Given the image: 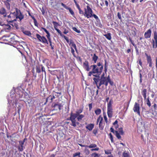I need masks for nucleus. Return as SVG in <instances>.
Masks as SVG:
<instances>
[{
    "instance_id": "obj_1",
    "label": "nucleus",
    "mask_w": 157,
    "mask_h": 157,
    "mask_svg": "<svg viewBox=\"0 0 157 157\" xmlns=\"http://www.w3.org/2000/svg\"><path fill=\"white\" fill-rule=\"evenodd\" d=\"M90 67H92V71L89 72L88 76H91L93 74H96V75H93L96 78H99V76L101 75L103 70V66L102 63L99 62L97 65H91Z\"/></svg>"
},
{
    "instance_id": "obj_2",
    "label": "nucleus",
    "mask_w": 157,
    "mask_h": 157,
    "mask_svg": "<svg viewBox=\"0 0 157 157\" xmlns=\"http://www.w3.org/2000/svg\"><path fill=\"white\" fill-rule=\"evenodd\" d=\"M112 103V99H111L107 104V113L108 117L109 118H111L113 117V115Z\"/></svg>"
},
{
    "instance_id": "obj_3",
    "label": "nucleus",
    "mask_w": 157,
    "mask_h": 157,
    "mask_svg": "<svg viewBox=\"0 0 157 157\" xmlns=\"http://www.w3.org/2000/svg\"><path fill=\"white\" fill-rule=\"evenodd\" d=\"M87 9L85 8V12L84 16L86 17L87 18L92 17V14L93 12L92 9L89 6H86Z\"/></svg>"
},
{
    "instance_id": "obj_4",
    "label": "nucleus",
    "mask_w": 157,
    "mask_h": 157,
    "mask_svg": "<svg viewBox=\"0 0 157 157\" xmlns=\"http://www.w3.org/2000/svg\"><path fill=\"white\" fill-rule=\"evenodd\" d=\"M15 10L16 11L13 13L12 14L15 16L16 19H18L21 21L24 18V15L22 14L20 10L17 8H16Z\"/></svg>"
},
{
    "instance_id": "obj_5",
    "label": "nucleus",
    "mask_w": 157,
    "mask_h": 157,
    "mask_svg": "<svg viewBox=\"0 0 157 157\" xmlns=\"http://www.w3.org/2000/svg\"><path fill=\"white\" fill-rule=\"evenodd\" d=\"M99 122V127L101 130L103 129L105 125L104 122H103V120L102 117L101 115H100L97 119V124H98Z\"/></svg>"
},
{
    "instance_id": "obj_6",
    "label": "nucleus",
    "mask_w": 157,
    "mask_h": 157,
    "mask_svg": "<svg viewBox=\"0 0 157 157\" xmlns=\"http://www.w3.org/2000/svg\"><path fill=\"white\" fill-rule=\"evenodd\" d=\"M36 36L39 42L44 44H48V41L45 36H41L38 34H36Z\"/></svg>"
},
{
    "instance_id": "obj_7",
    "label": "nucleus",
    "mask_w": 157,
    "mask_h": 157,
    "mask_svg": "<svg viewBox=\"0 0 157 157\" xmlns=\"http://www.w3.org/2000/svg\"><path fill=\"white\" fill-rule=\"evenodd\" d=\"M36 36L39 42L44 44H48V41L45 36H41L38 34H36Z\"/></svg>"
},
{
    "instance_id": "obj_8",
    "label": "nucleus",
    "mask_w": 157,
    "mask_h": 157,
    "mask_svg": "<svg viewBox=\"0 0 157 157\" xmlns=\"http://www.w3.org/2000/svg\"><path fill=\"white\" fill-rule=\"evenodd\" d=\"M36 73H40L41 70L42 72L44 73L45 75H46V72L45 69L44 67L42 65L40 64L39 63H38L36 66Z\"/></svg>"
},
{
    "instance_id": "obj_9",
    "label": "nucleus",
    "mask_w": 157,
    "mask_h": 157,
    "mask_svg": "<svg viewBox=\"0 0 157 157\" xmlns=\"http://www.w3.org/2000/svg\"><path fill=\"white\" fill-rule=\"evenodd\" d=\"M27 140V139L26 138H25L23 140H22L19 141V145L18 146L17 148L18 150L20 152H22L24 150V149L25 148L23 145L24 143L26 140Z\"/></svg>"
},
{
    "instance_id": "obj_10",
    "label": "nucleus",
    "mask_w": 157,
    "mask_h": 157,
    "mask_svg": "<svg viewBox=\"0 0 157 157\" xmlns=\"http://www.w3.org/2000/svg\"><path fill=\"white\" fill-rule=\"evenodd\" d=\"M151 43L153 48L157 47V33L156 31L154 32V39L152 40Z\"/></svg>"
},
{
    "instance_id": "obj_11",
    "label": "nucleus",
    "mask_w": 157,
    "mask_h": 157,
    "mask_svg": "<svg viewBox=\"0 0 157 157\" xmlns=\"http://www.w3.org/2000/svg\"><path fill=\"white\" fill-rule=\"evenodd\" d=\"M133 110L134 112L136 113L139 115H140V104L136 102L135 103Z\"/></svg>"
},
{
    "instance_id": "obj_12",
    "label": "nucleus",
    "mask_w": 157,
    "mask_h": 157,
    "mask_svg": "<svg viewBox=\"0 0 157 157\" xmlns=\"http://www.w3.org/2000/svg\"><path fill=\"white\" fill-rule=\"evenodd\" d=\"M70 45H71V52L73 56L74 57H76V56L75 55V51L74 49L72 48V47L74 48L75 51L77 52V48L76 46V44H75L74 42L72 40H71L70 41V43L69 44Z\"/></svg>"
},
{
    "instance_id": "obj_13",
    "label": "nucleus",
    "mask_w": 157,
    "mask_h": 157,
    "mask_svg": "<svg viewBox=\"0 0 157 157\" xmlns=\"http://www.w3.org/2000/svg\"><path fill=\"white\" fill-rule=\"evenodd\" d=\"M98 78L99 80V83L101 85H104L106 87L107 86V81L108 80V76L106 78Z\"/></svg>"
},
{
    "instance_id": "obj_14",
    "label": "nucleus",
    "mask_w": 157,
    "mask_h": 157,
    "mask_svg": "<svg viewBox=\"0 0 157 157\" xmlns=\"http://www.w3.org/2000/svg\"><path fill=\"white\" fill-rule=\"evenodd\" d=\"M76 117L73 116L71 115H70V117L69 118L67 119V120H69L71 121V126H73L74 127H75L76 126V121L75 119Z\"/></svg>"
},
{
    "instance_id": "obj_15",
    "label": "nucleus",
    "mask_w": 157,
    "mask_h": 157,
    "mask_svg": "<svg viewBox=\"0 0 157 157\" xmlns=\"http://www.w3.org/2000/svg\"><path fill=\"white\" fill-rule=\"evenodd\" d=\"M145 55L147 58V63L149 64V67H152V59L150 55H148V54L145 53Z\"/></svg>"
},
{
    "instance_id": "obj_16",
    "label": "nucleus",
    "mask_w": 157,
    "mask_h": 157,
    "mask_svg": "<svg viewBox=\"0 0 157 157\" xmlns=\"http://www.w3.org/2000/svg\"><path fill=\"white\" fill-rule=\"evenodd\" d=\"M52 23L54 25L55 29L57 31L58 33H59L61 36H63V34H62L61 31L57 29L58 26L59 25L58 23L55 21H53Z\"/></svg>"
},
{
    "instance_id": "obj_17",
    "label": "nucleus",
    "mask_w": 157,
    "mask_h": 157,
    "mask_svg": "<svg viewBox=\"0 0 157 157\" xmlns=\"http://www.w3.org/2000/svg\"><path fill=\"white\" fill-rule=\"evenodd\" d=\"M61 5L63 6L67 10H68L69 11V12L71 14L73 17L75 16V14L74 12L69 7H68L66 6V5L63 3L62 2L61 3Z\"/></svg>"
},
{
    "instance_id": "obj_18",
    "label": "nucleus",
    "mask_w": 157,
    "mask_h": 157,
    "mask_svg": "<svg viewBox=\"0 0 157 157\" xmlns=\"http://www.w3.org/2000/svg\"><path fill=\"white\" fill-rule=\"evenodd\" d=\"M83 110V109H77V111H76L75 113H73L72 112H71V113L70 115L74 116L75 117H77L78 115L80 114L82 112Z\"/></svg>"
},
{
    "instance_id": "obj_19",
    "label": "nucleus",
    "mask_w": 157,
    "mask_h": 157,
    "mask_svg": "<svg viewBox=\"0 0 157 157\" xmlns=\"http://www.w3.org/2000/svg\"><path fill=\"white\" fill-rule=\"evenodd\" d=\"M89 62L87 60H85L83 63V67L86 71H90V68L89 67Z\"/></svg>"
},
{
    "instance_id": "obj_20",
    "label": "nucleus",
    "mask_w": 157,
    "mask_h": 157,
    "mask_svg": "<svg viewBox=\"0 0 157 157\" xmlns=\"http://www.w3.org/2000/svg\"><path fill=\"white\" fill-rule=\"evenodd\" d=\"M54 93H55V91H53L52 93V95H50L48 97L46 98V101L47 102L48 100H49L50 102H52L53 100L55 98V97L54 96Z\"/></svg>"
},
{
    "instance_id": "obj_21",
    "label": "nucleus",
    "mask_w": 157,
    "mask_h": 157,
    "mask_svg": "<svg viewBox=\"0 0 157 157\" xmlns=\"http://www.w3.org/2000/svg\"><path fill=\"white\" fill-rule=\"evenodd\" d=\"M151 30L149 29L147 30L144 34V36L146 39L150 38L151 35Z\"/></svg>"
},
{
    "instance_id": "obj_22",
    "label": "nucleus",
    "mask_w": 157,
    "mask_h": 157,
    "mask_svg": "<svg viewBox=\"0 0 157 157\" xmlns=\"http://www.w3.org/2000/svg\"><path fill=\"white\" fill-rule=\"evenodd\" d=\"M94 82V83H95L96 84V86L98 89V90L100 89V87L101 85L99 83H98L99 82V80L98 78H93Z\"/></svg>"
},
{
    "instance_id": "obj_23",
    "label": "nucleus",
    "mask_w": 157,
    "mask_h": 157,
    "mask_svg": "<svg viewBox=\"0 0 157 157\" xmlns=\"http://www.w3.org/2000/svg\"><path fill=\"white\" fill-rule=\"evenodd\" d=\"M0 14L3 15L4 17L6 16L7 13L5 8L2 7L0 9Z\"/></svg>"
},
{
    "instance_id": "obj_24",
    "label": "nucleus",
    "mask_w": 157,
    "mask_h": 157,
    "mask_svg": "<svg viewBox=\"0 0 157 157\" xmlns=\"http://www.w3.org/2000/svg\"><path fill=\"white\" fill-rule=\"evenodd\" d=\"M53 107L54 108L56 109L57 110L59 109L60 110L61 109V107H62L61 104H57L56 103H53L52 105Z\"/></svg>"
},
{
    "instance_id": "obj_25",
    "label": "nucleus",
    "mask_w": 157,
    "mask_h": 157,
    "mask_svg": "<svg viewBox=\"0 0 157 157\" xmlns=\"http://www.w3.org/2000/svg\"><path fill=\"white\" fill-rule=\"evenodd\" d=\"M147 90L146 89H144L142 90L141 94L143 96L144 100L146 99L147 98Z\"/></svg>"
},
{
    "instance_id": "obj_26",
    "label": "nucleus",
    "mask_w": 157,
    "mask_h": 157,
    "mask_svg": "<svg viewBox=\"0 0 157 157\" xmlns=\"http://www.w3.org/2000/svg\"><path fill=\"white\" fill-rule=\"evenodd\" d=\"M94 124H90L86 126V128L90 131H91L94 128Z\"/></svg>"
},
{
    "instance_id": "obj_27",
    "label": "nucleus",
    "mask_w": 157,
    "mask_h": 157,
    "mask_svg": "<svg viewBox=\"0 0 157 157\" xmlns=\"http://www.w3.org/2000/svg\"><path fill=\"white\" fill-rule=\"evenodd\" d=\"M105 64H104V72L105 73H106L107 70H108V63L106 59H105Z\"/></svg>"
},
{
    "instance_id": "obj_28",
    "label": "nucleus",
    "mask_w": 157,
    "mask_h": 157,
    "mask_svg": "<svg viewBox=\"0 0 157 157\" xmlns=\"http://www.w3.org/2000/svg\"><path fill=\"white\" fill-rule=\"evenodd\" d=\"M104 36L109 40H110L111 39V34L110 33L104 34Z\"/></svg>"
},
{
    "instance_id": "obj_29",
    "label": "nucleus",
    "mask_w": 157,
    "mask_h": 157,
    "mask_svg": "<svg viewBox=\"0 0 157 157\" xmlns=\"http://www.w3.org/2000/svg\"><path fill=\"white\" fill-rule=\"evenodd\" d=\"M145 101H146L147 105L149 107H150L151 105L149 97H148L147 98H146V99Z\"/></svg>"
},
{
    "instance_id": "obj_30",
    "label": "nucleus",
    "mask_w": 157,
    "mask_h": 157,
    "mask_svg": "<svg viewBox=\"0 0 157 157\" xmlns=\"http://www.w3.org/2000/svg\"><path fill=\"white\" fill-rule=\"evenodd\" d=\"M84 117V116L83 114H79L77 116L76 118H77V120L78 121H81Z\"/></svg>"
},
{
    "instance_id": "obj_31",
    "label": "nucleus",
    "mask_w": 157,
    "mask_h": 157,
    "mask_svg": "<svg viewBox=\"0 0 157 157\" xmlns=\"http://www.w3.org/2000/svg\"><path fill=\"white\" fill-rule=\"evenodd\" d=\"M98 59V57L95 54H94L92 57V60L94 63H96L97 59Z\"/></svg>"
},
{
    "instance_id": "obj_32",
    "label": "nucleus",
    "mask_w": 157,
    "mask_h": 157,
    "mask_svg": "<svg viewBox=\"0 0 157 157\" xmlns=\"http://www.w3.org/2000/svg\"><path fill=\"white\" fill-rule=\"evenodd\" d=\"M128 40L130 41L131 42V44L133 45L135 47V48L136 49V50L137 51V52H138V49H137V47L136 45L134 44V41L132 40L131 38L130 37H129Z\"/></svg>"
},
{
    "instance_id": "obj_33",
    "label": "nucleus",
    "mask_w": 157,
    "mask_h": 157,
    "mask_svg": "<svg viewBox=\"0 0 157 157\" xmlns=\"http://www.w3.org/2000/svg\"><path fill=\"white\" fill-rule=\"evenodd\" d=\"M101 110L99 108H98L94 111L95 113L97 115H99L101 113Z\"/></svg>"
},
{
    "instance_id": "obj_34",
    "label": "nucleus",
    "mask_w": 157,
    "mask_h": 157,
    "mask_svg": "<svg viewBox=\"0 0 157 157\" xmlns=\"http://www.w3.org/2000/svg\"><path fill=\"white\" fill-rule=\"evenodd\" d=\"M109 83L111 86H113V82L111 81L109 75L108 76V80L107 81V86L108 85V83Z\"/></svg>"
},
{
    "instance_id": "obj_35",
    "label": "nucleus",
    "mask_w": 157,
    "mask_h": 157,
    "mask_svg": "<svg viewBox=\"0 0 157 157\" xmlns=\"http://www.w3.org/2000/svg\"><path fill=\"white\" fill-rule=\"evenodd\" d=\"M97 146V145L95 144H91L90 145L87 146V147L89 148H95Z\"/></svg>"
},
{
    "instance_id": "obj_36",
    "label": "nucleus",
    "mask_w": 157,
    "mask_h": 157,
    "mask_svg": "<svg viewBox=\"0 0 157 157\" xmlns=\"http://www.w3.org/2000/svg\"><path fill=\"white\" fill-rule=\"evenodd\" d=\"M91 155L92 156H93L94 157H102L100 154H98L95 152L93 153Z\"/></svg>"
},
{
    "instance_id": "obj_37",
    "label": "nucleus",
    "mask_w": 157,
    "mask_h": 157,
    "mask_svg": "<svg viewBox=\"0 0 157 157\" xmlns=\"http://www.w3.org/2000/svg\"><path fill=\"white\" fill-rule=\"evenodd\" d=\"M61 94V92H55V93H54V96L55 98L59 97Z\"/></svg>"
},
{
    "instance_id": "obj_38",
    "label": "nucleus",
    "mask_w": 157,
    "mask_h": 157,
    "mask_svg": "<svg viewBox=\"0 0 157 157\" xmlns=\"http://www.w3.org/2000/svg\"><path fill=\"white\" fill-rule=\"evenodd\" d=\"M103 115L104 120L106 123L107 124L108 122V121L105 113H103Z\"/></svg>"
},
{
    "instance_id": "obj_39",
    "label": "nucleus",
    "mask_w": 157,
    "mask_h": 157,
    "mask_svg": "<svg viewBox=\"0 0 157 157\" xmlns=\"http://www.w3.org/2000/svg\"><path fill=\"white\" fill-rule=\"evenodd\" d=\"M23 33L24 34L28 36H30L31 34V32L29 31H25L23 32Z\"/></svg>"
},
{
    "instance_id": "obj_40",
    "label": "nucleus",
    "mask_w": 157,
    "mask_h": 157,
    "mask_svg": "<svg viewBox=\"0 0 157 157\" xmlns=\"http://www.w3.org/2000/svg\"><path fill=\"white\" fill-rule=\"evenodd\" d=\"M116 136L117 138L118 139H120L121 138V136L120 133L118 132V131H115Z\"/></svg>"
},
{
    "instance_id": "obj_41",
    "label": "nucleus",
    "mask_w": 157,
    "mask_h": 157,
    "mask_svg": "<svg viewBox=\"0 0 157 157\" xmlns=\"http://www.w3.org/2000/svg\"><path fill=\"white\" fill-rule=\"evenodd\" d=\"M118 132L121 135H123L124 132L123 131V128H119L118 129Z\"/></svg>"
},
{
    "instance_id": "obj_42",
    "label": "nucleus",
    "mask_w": 157,
    "mask_h": 157,
    "mask_svg": "<svg viewBox=\"0 0 157 157\" xmlns=\"http://www.w3.org/2000/svg\"><path fill=\"white\" fill-rule=\"evenodd\" d=\"M113 125L115 126V127L116 129H117L118 127V121L117 120H116L113 123Z\"/></svg>"
},
{
    "instance_id": "obj_43",
    "label": "nucleus",
    "mask_w": 157,
    "mask_h": 157,
    "mask_svg": "<svg viewBox=\"0 0 157 157\" xmlns=\"http://www.w3.org/2000/svg\"><path fill=\"white\" fill-rule=\"evenodd\" d=\"M74 1L75 4V5L77 8L78 10L80 9V8L79 4L77 3V2L76 1V0H74Z\"/></svg>"
},
{
    "instance_id": "obj_44",
    "label": "nucleus",
    "mask_w": 157,
    "mask_h": 157,
    "mask_svg": "<svg viewBox=\"0 0 157 157\" xmlns=\"http://www.w3.org/2000/svg\"><path fill=\"white\" fill-rule=\"evenodd\" d=\"M72 29L73 30L78 33H81L80 31L79 30H78L76 27H73Z\"/></svg>"
},
{
    "instance_id": "obj_45",
    "label": "nucleus",
    "mask_w": 157,
    "mask_h": 157,
    "mask_svg": "<svg viewBox=\"0 0 157 157\" xmlns=\"http://www.w3.org/2000/svg\"><path fill=\"white\" fill-rule=\"evenodd\" d=\"M0 25H1L2 26H4V25H5V26L7 27L6 28V29H10V25H8V24H1V23L0 24Z\"/></svg>"
},
{
    "instance_id": "obj_46",
    "label": "nucleus",
    "mask_w": 157,
    "mask_h": 157,
    "mask_svg": "<svg viewBox=\"0 0 157 157\" xmlns=\"http://www.w3.org/2000/svg\"><path fill=\"white\" fill-rule=\"evenodd\" d=\"M33 20L34 21V23L35 25V26H38V24H37V21L36 20V19L35 18V17H33Z\"/></svg>"
},
{
    "instance_id": "obj_47",
    "label": "nucleus",
    "mask_w": 157,
    "mask_h": 157,
    "mask_svg": "<svg viewBox=\"0 0 157 157\" xmlns=\"http://www.w3.org/2000/svg\"><path fill=\"white\" fill-rule=\"evenodd\" d=\"M84 152L85 153L86 155H88L90 154V151L89 150L87 149L86 148L84 149Z\"/></svg>"
},
{
    "instance_id": "obj_48",
    "label": "nucleus",
    "mask_w": 157,
    "mask_h": 157,
    "mask_svg": "<svg viewBox=\"0 0 157 157\" xmlns=\"http://www.w3.org/2000/svg\"><path fill=\"white\" fill-rule=\"evenodd\" d=\"M80 154V152L75 153V154H74L73 155V157H75L76 156H78V157L79 156Z\"/></svg>"
},
{
    "instance_id": "obj_49",
    "label": "nucleus",
    "mask_w": 157,
    "mask_h": 157,
    "mask_svg": "<svg viewBox=\"0 0 157 157\" xmlns=\"http://www.w3.org/2000/svg\"><path fill=\"white\" fill-rule=\"evenodd\" d=\"M110 138L112 142H113V136L111 133H110L109 134Z\"/></svg>"
},
{
    "instance_id": "obj_50",
    "label": "nucleus",
    "mask_w": 157,
    "mask_h": 157,
    "mask_svg": "<svg viewBox=\"0 0 157 157\" xmlns=\"http://www.w3.org/2000/svg\"><path fill=\"white\" fill-rule=\"evenodd\" d=\"M98 129H94L93 130V133L95 135H96L97 133H98Z\"/></svg>"
},
{
    "instance_id": "obj_51",
    "label": "nucleus",
    "mask_w": 157,
    "mask_h": 157,
    "mask_svg": "<svg viewBox=\"0 0 157 157\" xmlns=\"http://www.w3.org/2000/svg\"><path fill=\"white\" fill-rule=\"evenodd\" d=\"M75 57H76V59L78 61H80L81 63L82 62V59L80 57L78 56L77 57L76 56Z\"/></svg>"
},
{
    "instance_id": "obj_52",
    "label": "nucleus",
    "mask_w": 157,
    "mask_h": 157,
    "mask_svg": "<svg viewBox=\"0 0 157 157\" xmlns=\"http://www.w3.org/2000/svg\"><path fill=\"white\" fill-rule=\"evenodd\" d=\"M122 157H128V155L127 153L124 152L123 154Z\"/></svg>"
},
{
    "instance_id": "obj_53",
    "label": "nucleus",
    "mask_w": 157,
    "mask_h": 157,
    "mask_svg": "<svg viewBox=\"0 0 157 157\" xmlns=\"http://www.w3.org/2000/svg\"><path fill=\"white\" fill-rule=\"evenodd\" d=\"M117 17H118V18L120 20H122V18H121V14L119 12H118L117 13Z\"/></svg>"
},
{
    "instance_id": "obj_54",
    "label": "nucleus",
    "mask_w": 157,
    "mask_h": 157,
    "mask_svg": "<svg viewBox=\"0 0 157 157\" xmlns=\"http://www.w3.org/2000/svg\"><path fill=\"white\" fill-rule=\"evenodd\" d=\"M152 106L153 107L155 110H157V105L156 103H154Z\"/></svg>"
},
{
    "instance_id": "obj_55",
    "label": "nucleus",
    "mask_w": 157,
    "mask_h": 157,
    "mask_svg": "<svg viewBox=\"0 0 157 157\" xmlns=\"http://www.w3.org/2000/svg\"><path fill=\"white\" fill-rule=\"evenodd\" d=\"M89 110L90 111L92 109V103L89 104Z\"/></svg>"
},
{
    "instance_id": "obj_56",
    "label": "nucleus",
    "mask_w": 157,
    "mask_h": 157,
    "mask_svg": "<svg viewBox=\"0 0 157 157\" xmlns=\"http://www.w3.org/2000/svg\"><path fill=\"white\" fill-rule=\"evenodd\" d=\"M62 37H63L66 40V41L67 43L69 42V40L68 39V38L67 37L63 35Z\"/></svg>"
},
{
    "instance_id": "obj_57",
    "label": "nucleus",
    "mask_w": 157,
    "mask_h": 157,
    "mask_svg": "<svg viewBox=\"0 0 157 157\" xmlns=\"http://www.w3.org/2000/svg\"><path fill=\"white\" fill-rule=\"evenodd\" d=\"M92 17H93L96 19H98V17L95 14H92Z\"/></svg>"
},
{
    "instance_id": "obj_58",
    "label": "nucleus",
    "mask_w": 157,
    "mask_h": 157,
    "mask_svg": "<svg viewBox=\"0 0 157 157\" xmlns=\"http://www.w3.org/2000/svg\"><path fill=\"white\" fill-rule=\"evenodd\" d=\"M78 10L79 13L80 14H83L84 15V13L83 11L81 10V9Z\"/></svg>"
},
{
    "instance_id": "obj_59",
    "label": "nucleus",
    "mask_w": 157,
    "mask_h": 157,
    "mask_svg": "<svg viewBox=\"0 0 157 157\" xmlns=\"http://www.w3.org/2000/svg\"><path fill=\"white\" fill-rule=\"evenodd\" d=\"M99 150V148L98 147H96L95 148L92 149L91 150V151H98Z\"/></svg>"
},
{
    "instance_id": "obj_60",
    "label": "nucleus",
    "mask_w": 157,
    "mask_h": 157,
    "mask_svg": "<svg viewBox=\"0 0 157 157\" xmlns=\"http://www.w3.org/2000/svg\"><path fill=\"white\" fill-rule=\"evenodd\" d=\"M50 45L51 47V49L52 50H53L54 49V46L53 45H52V43L51 44H50Z\"/></svg>"
},
{
    "instance_id": "obj_61",
    "label": "nucleus",
    "mask_w": 157,
    "mask_h": 157,
    "mask_svg": "<svg viewBox=\"0 0 157 157\" xmlns=\"http://www.w3.org/2000/svg\"><path fill=\"white\" fill-rule=\"evenodd\" d=\"M43 30L45 33L48 31L44 27H41V30Z\"/></svg>"
},
{
    "instance_id": "obj_62",
    "label": "nucleus",
    "mask_w": 157,
    "mask_h": 157,
    "mask_svg": "<svg viewBox=\"0 0 157 157\" xmlns=\"http://www.w3.org/2000/svg\"><path fill=\"white\" fill-rule=\"evenodd\" d=\"M28 13L29 15V16H30L32 17V18L33 19V17H35L33 16L31 14V13H30V12L29 11H28Z\"/></svg>"
},
{
    "instance_id": "obj_63",
    "label": "nucleus",
    "mask_w": 157,
    "mask_h": 157,
    "mask_svg": "<svg viewBox=\"0 0 157 157\" xmlns=\"http://www.w3.org/2000/svg\"><path fill=\"white\" fill-rule=\"evenodd\" d=\"M118 94V91L117 90H115V93L113 94V95H117Z\"/></svg>"
},
{
    "instance_id": "obj_64",
    "label": "nucleus",
    "mask_w": 157,
    "mask_h": 157,
    "mask_svg": "<svg viewBox=\"0 0 157 157\" xmlns=\"http://www.w3.org/2000/svg\"><path fill=\"white\" fill-rule=\"evenodd\" d=\"M155 67L156 68L157 70V57L155 59Z\"/></svg>"
}]
</instances>
